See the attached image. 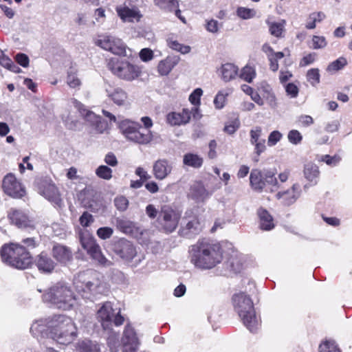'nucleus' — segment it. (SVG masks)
<instances>
[{"label": "nucleus", "instance_id": "nucleus-1", "mask_svg": "<svg viewBox=\"0 0 352 352\" xmlns=\"http://www.w3.org/2000/svg\"><path fill=\"white\" fill-rule=\"evenodd\" d=\"M190 262L200 269H212L222 261L223 254L221 246L208 240H199L189 248Z\"/></svg>", "mask_w": 352, "mask_h": 352}, {"label": "nucleus", "instance_id": "nucleus-2", "mask_svg": "<svg viewBox=\"0 0 352 352\" xmlns=\"http://www.w3.org/2000/svg\"><path fill=\"white\" fill-rule=\"evenodd\" d=\"M74 285L77 292L84 298L92 300L98 294L106 292L105 285L99 278L98 272L87 270L75 276Z\"/></svg>", "mask_w": 352, "mask_h": 352}, {"label": "nucleus", "instance_id": "nucleus-3", "mask_svg": "<svg viewBox=\"0 0 352 352\" xmlns=\"http://www.w3.org/2000/svg\"><path fill=\"white\" fill-rule=\"evenodd\" d=\"M232 302L234 310L243 324L250 331L256 332L260 327V320L256 315L251 298L245 293L240 292L233 296Z\"/></svg>", "mask_w": 352, "mask_h": 352}, {"label": "nucleus", "instance_id": "nucleus-4", "mask_svg": "<svg viewBox=\"0 0 352 352\" xmlns=\"http://www.w3.org/2000/svg\"><path fill=\"white\" fill-rule=\"evenodd\" d=\"M0 254L3 263L16 269H26L32 263L30 252L19 243L3 245Z\"/></svg>", "mask_w": 352, "mask_h": 352}, {"label": "nucleus", "instance_id": "nucleus-5", "mask_svg": "<svg viewBox=\"0 0 352 352\" xmlns=\"http://www.w3.org/2000/svg\"><path fill=\"white\" fill-rule=\"evenodd\" d=\"M50 327L51 338L60 344H69L76 337V327L72 318L66 316H54Z\"/></svg>", "mask_w": 352, "mask_h": 352}, {"label": "nucleus", "instance_id": "nucleus-6", "mask_svg": "<svg viewBox=\"0 0 352 352\" xmlns=\"http://www.w3.org/2000/svg\"><path fill=\"white\" fill-rule=\"evenodd\" d=\"M43 300L54 304L59 309H69L76 302V297L66 285L57 284L48 289L43 295Z\"/></svg>", "mask_w": 352, "mask_h": 352}, {"label": "nucleus", "instance_id": "nucleus-7", "mask_svg": "<svg viewBox=\"0 0 352 352\" xmlns=\"http://www.w3.org/2000/svg\"><path fill=\"white\" fill-rule=\"evenodd\" d=\"M118 128L127 140L135 144L146 145L153 139L151 131L144 132L138 122L129 119L119 122Z\"/></svg>", "mask_w": 352, "mask_h": 352}, {"label": "nucleus", "instance_id": "nucleus-8", "mask_svg": "<svg viewBox=\"0 0 352 352\" xmlns=\"http://www.w3.org/2000/svg\"><path fill=\"white\" fill-rule=\"evenodd\" d=\"M108 67L114 75L127 81H132L141 74V69L139 66L126 60L113 58L110 60Z\"/></svg>", "mask_w": 352, "mask_h": 352}, {"label": "nucleus", "instance_id": "nucleus-9", "mask_svg": "<svg viewBox=\"0 0 352 352\" xmlns=\"http://www.w3.org/2000/svg\"><path fill=\"white\" fill-rule=\"evenodd\" d=\"M95 44L102 49L118 56H131L127 53V51L131 52L130 49L127 47L122 39L113 35H100L95 40Z\"/></svg>", "mask_w": 352, "mask_h": 352}, {"label": "nucleus", "instance_id": "nucleus-10", "mask_svg": "<svg viewBox=\"0 0 352 352\" xmlns=\"http://www.w3.org/2000/svg\"><path fill=\"white\" fill-rule=\"evenodd\" d=\"M79 239L82 247L87 250V253L98 264L107 267L111 265V262L109 261L102 253L101 248L97 244L88 233H82L79 234Z\"/></svg>", "mask_w": 352, "mask_h": 352}, {"label": "nucleus", "instance_id": "nucleus-11", "mask_svg": "<svg viewBox=\"0 0 352 352\" xmlns=\"http://www.w3.org/2000/svg\"><path fill=\"white\" fill-rule=\"evenodd\" d=\"M69 104L74 107L79 111L81 116L84 117L85 120L94 127V130L97 133H103L107 129V123L105 121L102 120L99 116H97L94 112L87 110L85 106L76 99L72 98L69 101Z\"/></svg>", "mask_w": 352, "mask_h": 352}, {"label": "nucleus", "instance_id": "nucleus-12", "mask_svg": "<svg viewBox=\"0 0 352 352\" xmlns=\"http://www.w3.org/2000/svg\"><path fill=\"white\" fill-rule=\"evenodd\" d=\"M180 214L169 206L162 208L157 218L161 230L167 233L173 232L177 227Z\"/></svg>", "mask_w": 352, "mask_h": 352}, {"label": "nucleus", "instance_id": "nucleus-13", "mask_svg": "<svg viewBox=\"0 0 352 352\" xmlns=\"http://www.w3.org/2000/svg\"><path fill=\"white\" fill-rule=\"evenodd\" d=\"M2 188L6 195L14 198H21L25 194V188L12 173H8L3 177Z\"/></svg>", "mask_w": 352, "mask_h": 352}, {"label": "nucleus", "instance_id": "nucleus-14", "mask_svg": "<svg viewBox=\"0 0 352 352\" xmlns=\"http://www.w3.org/2000/svg\"><path fill=\"white\" fill-rule=\"evenodd\" d=\"M116 254L123 260L129 263H131V266L136 267L142 258L139 257L133 262V259L137 256V252L133 245L128 241H121L118 245Z\"/></svg>", "mask_w": 352, "mask_h": 352}, {"label": "nucleus", "instance_id": "nucleus-15", "mask_svg": "<svg viewBox=\"0 0 352 352\" xmlns=\"http://www.w3.org/2000/svg\"><path fill=\"white\" fill-rule=\"evenodd\" d=\"M38 191L41 195H43L56 207L60 208L62 206L63 200L59 190L54 184L44 182L39 186Z\"/></svg>", "mask_w": 352, "mask_h": 352}, {"label": "nucleus", "instance_id": "nucleus-16", "mask_svg": "<svg viewBox=\"0 0 352 352\" xmlns=\"http://www.w3.org/2000/svg\"><path fill=\"white\" fill-rule=\"evenodd\" d=\"M173 163L167 159H158L153 162L152 173L157 180H164L172 173Z\"/></svg>", "mask_w": 352, "mask_h": 352}, {"label": "nucleus", "instance_id": "nucleus-17", "mask_svg": "<svg viewBox=\"0 0 352 352\" xmlns=\"http://www.w3.org/2000/svg\"><path fill=\"white\" fill-rule=\"evenodd\" d=\"M8 218L10 223L20 228H32V221L23 210L16 208H11L8 211Z\"/></svg>", "mask_w": 352, "mask_h": 352}, {"label": "nucleus", "instance_id": "nucleus-18", "mask_svg": "<svg viewBox=\"0 0 352 352\" xmlns=\"http://www.w3.org/2000/svg\"><path fill=\"white\" fill-rule=\"evenodd\" d=\"M301 194V187L298 183L294 184L292 186L286 190L278 192L275 197L280 200L285 206H290L295 203Z\"/></svg>", "mask_w": 352, "mask_h": 352}, {"label": "nucleus", "instance_id": "nucleus-19", "mask_svg": "<svg viewBox=\"0 0 352 352\" xmlns=\"http://www.w3.org/2000/svg\"><path fill=\"white\" fill-rule=\"evenodd\" d=\"M113 316L114 309L110 302H104L97 312V318L104 329L111 326Z\"/></svg>", "mask_w": 352, "mask_h": 352}, {"label": "nucleus", "instance_id": "nucleus-20", "mask_svg": "<svg viewBox=\"0 0 352 352\" xmlns=\"http://www.w3.org/2000/svg\"><path fill=\"white\" fill-rule=\"evenodd\" d=\"M203 228V225L197 217L187 219L185 224L179 230L180 235L190 238L199 234Z\"/></svg>", "mask_w": 352, "mask_h": 352}, {"label": "nucleus", "instance_id": "nucleus-21", "mask_svg": "<svg viewBox=\"0 0 352 352\" xmlns=\"http://www.w3.org/2000/svg\"><path fill=\"white\" fill-rule=\"evenodd\" d=\"M105 91L107 97L116 104L122 106L126 104L127 94L122 88L108 84L105 86Z\"/></svg>", "mask_w": 352, "mask_h": 352}, {"label": "nucleus", "instance_id": "nucleus-22", "mask_svg": "<svg viewBox=\"0 0 352 352\" xmlns=\"http://www.w3.org/2000/svg\"><path fill=\"white\" fill-rule=\"evenodd\" d=\"M116 10L124 22L139 21L142 16L138 8H129L126 6H118Z\"/></svg>", "mask_w": 352, "mask_h": 352}, {"label": "nucleus", "instance_id": "nucleus-23", "mask_svg": "<svg viewBox=\"0 0 352 352\" xmlns=\"http://www.w3.org/2000/svg\"><path fill=\"white\" fill-rule=\"evenodd\" d=\"M52 255L60 263L66 265L73 258L72 250L67 246L57 244L53 247Z\"/></svg>", "mask_w": 352, "mask_h": 352}, {"label": "nucleus", "instance_id": "nucleus-24", "mask_svg": "<svg viewBox=\"0 0 352 352\" xmlns=\"http://www.w3.org/2000/svg\"><path fill=\"white\" fill-rule=\"evenodd\" d=\"M35 262L38 270L45 273H51L56 265L50 256L44 252L38 255Z\"/></svg>", "mask_w": 352, "mask_h": 352}, {"label": "nucleus", "instance_id": "nucleus-25", "mask_svg": "<svg viewBox=\"0 0 352 352\" xmlns=\"http://www.w3.org/2000/svg\"><path fill=\"white\" fill-rule=\"evenodd\" d=\"M190 120V112L184 109L181 112H173L167 116V120L171 125H182L187 124Z\"/></svg>", "mask_w": 352, "mask_h": 352}, {"label": "nucleus", "instance_id": "nucleus-26", "mask_svg": "<svg viewBox=\"0 0 352 352\" xmlns=\"http://www.w3.org/2000/svg\"><path fill=\"white\" fill-rule=\"evenodd\" d=\"M210 194L201 183L194 184L190 190L189 197L197 202L204 201Z\"/></svg>", "mask_w": 352, "mask_h": 352}, {"label": "nucleus", "instance_id": "nucleus-27", "mask_svg": "<svg viewBox=\"0 0 352 352\" xmlns=\"http://www.w3.org/2000/svg\"><path fill=\"white\" fill-rule=\"evenodd\" d=\"M250 183L253 190L261 192L265 187L264 171L258 169L252 170L250 175Z\"/></svg>", "mask_w": 352, "mask_h": 352}, {"label": "nucleus", "instance_id": "nucleus-28", "mask_svg": "<svg viewBox=\"0 0 352 352\" xmlns=\"http://www.w3.org/2000/svg\"><path fill=\"white\" fill-rule=\"evenodd\" d=\"M51 327L48 325L47 320L41 319L35 321L30 327V332L34 337L38 340L43 338L47 335L48 329Z\"/></svg>", "mask_w": 352, "mask_h": 352}, {"label": "nucleus", "instance_id": "nucleus-29", "mask_svg": "<svg viewBox=\"0 0 352 352\" xmlns=\"http://www.w3.org/2000/svg\"><path fill=\"white\" fill-rule=\"evenodd\" d=\"M179 58L178 57L168 56L165 59L160 61L157 70L160 75L166 76L178 64Z\"/></svg>", "mask_w": 352, "mask_h": 352}, {"label": "nucleus", "instance_id": "nucleus-30", "mask_svg": "<svg viewBox=\"0 0 352 352\" xmlns=\"http://www.w3.org/2000/svg\"><path fill=\"white\" fill-rule=\"evenodd\" d=\"M304 176L312 185L318 183L320 171L318 167L314 163L309 162L305 165Z\"/></svg>", "mask_w": 352, "mask_h": 352}, {"label": "nucleus", "instance_id": "nucleus-31", "mask_svg": "<svg viewBox=\"0 0 352 352\" xmlns=\"http://www.w3.org/2000/svg\"><path fill=\"white\" fill-rule=\"evenodd\" d=\"M122 345L139 346L140 342L134 329L131 325H126L122 338Z\"/></svg>", "mask_w": 352, "mask_h": 352}, {"label": "nucleus", "instance_id": "nucleus-32", "mask_svg": "<svg viewBox=\"0 0 352 352\" xmlns=\"http://www.w3.org/2000/svg\"><path fill=\"white\" fill-rule=\"evenodd\" d=\"M258 215L260 220V227L264 230H270L274 227L273 218L265 209L258 210Z\"/></svg>", "mask_w": 352, "mask_h": 352}, {"label": "nucleus", "instance_id": "nucleus-33", "mask_svg": "<svg viewBox=\"0 0 352 352\" xmlns=\"http://www.w3.org/2000/svg\"><path fill=\"white\" fill-rule=\"evenodd\" d=\"M238 67L232 63L223 64L220 69L222 80L229 82L234 79L238 74Z\"/></svg>", "mask_w": 352, "mask_h": 352}, {"label": "nucleus", "instance_id": "nucleus-34", "mask_svg": "<svg viewBox=\"0 0 352 352\" xmlns=\"http://www.w3.org/2000/svg\"><path fill=\"white\" fill-rule=\"evenodd\" d=\"M203 162V158L196 153H188L183 157L184 165L194 168H199L202 166Z\"/></svg>", "mask_w": 352, "mask_h": 352}, {"label": "nucleus", "instance_id": "nucleus-35", "mask_svg": "<svg viewBox=\"0 0 352 352\" xmlns=\"http://www.w3.org/2000/svg\"><path fill=\"white\" fill-rule=\"evenodd\" d=\"M153 3L160 10L171 12L179 8L178 0H153Z\"/></svg>", "mask_w": 352, "mask_h": 352}, {"label": "nucleus", "instance_id": "nucleus-36", "mask_svg": "<svg viewBox=\"0 0 352 352\" xmlns=\"http://www.w3.org/2000/svg\"><path fill=\"white\" fill-rule=\"evenodd\" d=\"M116 226L121 232L127 234H132L137 230L135 224L126 219H117Z\"/></svg>", "mask_w": 352, "mask_h": 352}, {"label": "nucleus", "instance_id": "nucleus-37", "mask_svg": "<svg viewBox=\"0 0 352 352\" xmlns=\"http://www.w3.org/2000/svg\"><path fill=\"white\" fill-rule=\"evenodd\" d=\"M264 179L265 186L267 185L270 187L271 192L276 191L280 188V184H279L278 181L275 177V172L274 170H264Z\"/></svg>", "mask_w": 352, "mask_h": 352}, {"label": "nucleus", "instance_id": "nucleus-38", "mask_svg": "<svg viewBox=\"0 0 352 352\" xmlns=\"http://www.w3.org/2000/svg\"><path fill=\"white\" fill-rule=\"evenodd\" d=\"M326 16L322 12H314L307 17L305 27L308 30H313L316 27L317 23H320Z\"/></svg>", "mask_w": 352, "mask_h": 352}, {"label": "nucleus", "instance_id": "nucleus-39", "mask_svg": "<svg viewBox=\"0 0 352 352\" xmlns=\"http://www.w3.org/2000/svg\"><path fill=\"white\" fill-rule=\"evenodd\" d=\"M232 92V89L219 91L214 99V104L217 109H222L226 103V97Z\"/></svg>", "mask_w": 352, "mask_h": 352}, {"label": "nucleus", "instance_id": "nucleus-40", "mask_svg": "<svg viewBox=\"0 0 352 352\" xmlns=\"http://www.w3.org/2000/svg\"><path fill=\"white\" fill-rule=\"evenodd\" d=\"M167 45L170 48L173 49V50L179 52L183 54H188L190 51V46L181 44L177 41L173 40L171 38L167 39Z\"/></svg>", "mask_w": 352, "mask_h": 352}, {"label": "nucleus", "instance_id": "nucleus-41", "mask_svg": "<svg viewBox=\"0 0 352 352\" xmlns=\"http://www.w3.org/2000/svg\"><path fill=\"white\" fill-rule=\"evenodd\" d=\"M67 83L71 88H77L80 87L81 82L76 76V69L71 67L67 72Z\"/></svg>", "mask_w": 352, "mask_h": 352}, {"label": "nucleus", "instance_id": "nucleus-42", "mask_svg": "<svg viewBox=\"0 0 352 352\" xmlns=\"http://www.w3.org/2000/svg\"><path fill=\"white\" fill-rule=\"evenodd\" d=\"M107 344L111 352H118L119 351V335L115 332H110L107 337Z\"/></svg>", "mask_w": 352, "mask_h": 352}, {"label": "nucleus", "instance_id": "nucleus-43", "mask_svg": "<svg viewBox=\"0 0 352 352\" xmlns=\"http://www.w3.org/2000/svg\"><path fill=\"white\" fill-rule=\"evenodd\" d=\"M239 76L245 81L251 82L256 77L255 69L250 65H246L242 69Z\"/></svg>", "mask_w": 352, "mask_h": 352}, {"label": "nucleus", "instance_id": "nucleus-44", "mask_svg": "<svg viewBox=\"0 0 352 352\" xmlns=\"http://www.w3.org/2000/svg\"><path fill=\"white\" fill-rule=\"evenodd\" d=\"M0 65L16 74H19L21 72V69L6 55H4L0 59Z\"/></svg>", "mask_w": 352, "mask_h": 352}, {"label": "nucleus", "instance_id": "nucleus-45", "mask_svg": "<svg viewBox=\"0 0 352 352\" xmlns=\"http://www.w3.org/2000/svg\"><path fill=\"white\" fill-rule=\"evenodd\" d=\"M307 80L314 87L320 82V72L317 68H312L307 71L306 75Z\"/></svg>", "mask_w": 352, "mask_h": 352}, {"label": "nucleus", "instance_id": "nucleus-46", "mask_svg": "<svg viewBox=\"0 0 352 352\" xmlns=\"http://www.w3.org/2000/svg\"><path fill=\"white\" fill-rule=\"evenodd\" d=\"M65 127L69 130H75L78 125V121L74 119L70 112H66L61 116Z\"/></svg>", "mask_w": 352, "mask_h": 352}, {"label": "nucleus", "instance_id": "nucleus-47", "mask_svg": "<svg viewBox=\"0 0 352 352\" xmlns=\"http://www.w3.org/2000/svg\"><path fill=\"white\" fill-rule=\"evenodd\" d=\"M112 170L105 166V165H100L96 169V175L103 179L105 180H109L112 178Z\"/></svg>", "mask_w": 352, "mask_h": 352}, {"label": "nucleus", "instance_id": "nucleus-48", "mask_svg": "<svg viewBox=\"0 0 352 352\" xmlns=\"http://www.w3.org/2000/svg\"><path fill=\"white\" fill-rule=\"evenodd\" d=\"M80 348L82 352H104L100 345L89 340L82 342Z\"/></svg>", "mask_w": 352, "mask_h": 352}, {"label": "nucleus", "instance_id": "nucleus-49", "mask_svg": "<svg viewBox=\"0 0 352 352\" xmlns=\"http://www.w3.org/2000/svg\"><path fill=\"white\" fill-rule=\"evenodd\" d=\"M284 54L281 52H276L273 55H269L267 59L270 62V68L272 72H276L278 69V60L284 57Z\"/></svg>", "mask_w": 352, "mask_h": 352}, {"label": "nucleus", "instance_id": "nucleus-50", "mask_svg": "<svg viewBox=\"0 0 352 352\" xmlns=\"http://www.w3.org/2000/svg\"><path fill=\"white\" fill-rule=\"evenodd\" d=\"M320 352H341L336 345V342L332 340H327L319 346Z\"/></svg>", "mask_w": 352, "mask_h": 352}, {"label": "nucleus", "instance_id": "nucleus-51", "mask_svg": "<svg viewBox=\"0 0 352 352\" xmlns=\"http://www.w3.org/2000/svg\"><path fill=\"white\" fill-rule=\"evenodd\" d=\"M284 21L269 23V29L271 34L276 37L281 36L284 29Z\"/></svg>", "mask_w": 352, "mask_h": 352}, {"label": "nucleus", "instance_id": "nucleus-52", "mask_svg": "<svg viewBox=\"0 0 352 352\" xmlns=\"http://www.w3.org/2000/svg\"><path fill=\"white\" fill-rule=\"evenodd\" d=\"M347 64L346 58L340 57L329 65L327 70L328 72H336L342 69Z\"/></svg>", "mask_w": 352, "mask_h": 352}, {"label": "nucleus", "instance_id": "nucleus-53", "mask_svg": "<svg viewBox=\"0 0 352 352\" xmlns=\"http://www.w3.org/2000/svg\"><path fill=\"white\" fill-rule=\"evenodd\" d=\"M250 142L252 144H255L257 142H260L264 140V138H261L262 135V129L260 126H256L252 129L250 132Z\"/></svg>", "mask_w": 352, "mask_h": 352}, {"label": "nucleus", "instance_id": "nucleus-54", "mask_svg": "<svg viewBox=\"0 0 352 352\" xmlns=\"http://www.w3.org/2000/svg\"><path fill=\"white\" fill-rule=\"evenodd\" d=\"M287 138L290 143L297 145L301 143L302 135L298 130H291L287 134Z\"/></svg>", "mask_w": 352, "mask_h": 352}, {"label": "nucleus", "instance_id": "nucleus-55", "mask_svg": "<svg viewBox=\"0 0 352 352\" xmlns=\"http://www.w3.org/2000/svg\"><path fill=\"white\" fill-rule=\"evenodd\" d=\"M114 204L118 210L124 211L128 208L129 201L124 196H118L115 198Z\"/></svg>", "mask_w": 352, "mask_h": 352}, {"label": "nucleus", "instance_id": "nucleus-56", "mask_svg": "<svg viewBox=\"0 0 352 352\" xmlns=\"http://www.w3.org/2000/svg\"><path fill=\"white\" fill-rule=\"evenodd\" d=\"M240 126V121L238 118H235L228 122L225 127L224 131L228 134H233Z\"/></svg>", "mask_w": 352, "mask_h": 352}, {"label": "nucleus", "instance_id": "nucleus-57", "mask_svg": "<svg viewBox=\"0 0 352 352\" xmlns=\"http://www.w3.org/2000/svg\"><path fill=\"white\" fill-rule=\"evenodd\" d=\"M283 138V134L278 131H273L268 136L267 144L269 146L276 145Z\"/></svg>", "mask_w": 352, "mask_h": 352}, {"label": "nucleus", "instance_id": "nucleus-58", "mask_svg": "<svg viewBox=\"0 0 352 352\" xmlns=\"http://www.w3.org/2000/svg\"><path fill=\"white\" fill-rule=\"evenodd\" d=\"M237 14L243 19H248L254 17L256 14V12L252 9L239 8L237 10Z\"/></svg>", "mask_w": 352, "mask_h": 352}, {"label": "nucleus", "instance_id": "nucleus-59", "mask_svg": "<svg viewBox=\"0 0 352 352\" xmlns=\"http://www.w3.org/2000/svg\"><path fill=\"white\" fill-rule=\"evenodd\" d=\"M203 94V91L201 88H197L189 96V101L194 105L197 106L200 104V98Z\"/></svg>", "mask_w": 352, "mask_h": 352}, {"label": "nucleus", "instance_id": "nucleus-60", "mask_svg": "<svg viewBox=\"0 0 352 352\" xmlns=\"http://www.w3.org/2000/svg\"><path fill=\"white\" fill-rule=\"evenodd\" d=\"M314 49L324 48L327 45V41L324 36H314L312 38Z\"/></svg>", "mask_w": 352, "mask_h": 352}, {"label": "nucleus", "instance_id": "nucleus-61", "mask_svg": "<svg viewBox=\"0 0 352 352\" xmlns=\"http://www.w3.org/2000/svg\"><path fill=\"white\" fill-rule=\"evenodd\" d=\"M113 233V230L112 228L109 227H102L100 228L97 230L98 236L102 239H109Z\"/></svg>", "mask_w": 352, "mask_h": 352}, {"label": "nucleus", "instance_id": "nucleus-62", "mask_svg": "<svg viewBox=\"0 0 352 352\" xmlns=\"http://www.w3.org/2000/svg\"><path fill=\"white\" fill-rule=\"evenodd\" d=\"M341 157L338 155L330 156L329 155H326L322 156V161L324 162L327 164L335 166L340 162Z\"/></svg>", "mask_w": 352, "mask_h": 352}, {"label": "nucleus", "instance_id": "nucleus-63", "mask_svg": "<svg viewBox=\"0 0 352 352\" xmlns=\"http://www.w3.org/2000/svg\"><path fill=\"white\" fill-rule=\"evenodd\" d=\"M285 91L288 96L291 98H294L298 96V88L294 83H288L285 85Z\"/></svg>", "mask_w": 352, "mask_h": 352}, {"label": "nucleus", "instance_id": "nucleus-64", "mask_svg": "<svg viewBox=\"0 0 352 352\" xmlns=\"http://www.w3.org/2000/svg\"><path fill=\"white\" fill-rule=\"evenodd\" d=\"M140 57L144 62L149 61L153 58V52L148 48H144L140 52Z\"/></svg>", "mask_w": 352, "mask_h": 352}]
</instances>
